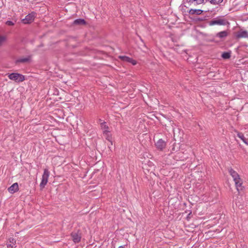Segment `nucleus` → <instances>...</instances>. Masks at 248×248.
<instances>
[{"label":"nucleus","instance_id":"nucleus-1","mask_svg":"<svg viewBox=\"0 0 248 248\" xmlns=\"http://www.w3.org/2000/svg\"><path fill=\"white\" fill-rule=\"evenodd\" d=\"M101 129L102 131L103 136L105 138L110 142V145H112V135L111 131L108 126L105 122H102L100 119Z\"/></svg>","mask_w":248,"mask_h":248},{"label":"nucleus","instance_id":"nucleus-2","mask_svg":"<svg viewBox=\"0 0 248 248\" xmlns=\"http://www.w3.org/2000/svg\"><path fill=\"white\" fill-rule=\"evenodd\" d=\"M228 171L230 174L231 175L232 178H233V180L235 183V185L237 190L239 192V191L242 190V184L243 181L241 179L238 173L233 170L232 168H229Z\"/></svg>","mask_w":248,"mask_h":248},{"label":"nucleus","instance_id":"nucleus-3","mask_svg":"<svg viewBox=\"0 0 248 248\" xmlns=\"http://www.w3.org/2000/svg\"><path fill=\"white\" fill-rule=\"evenodd\" d=\"M8 77L9 79L16 82H22L25 80L24 76L16 73L10 74Z\"/></svg>","mask_w":248,"mask_h":248},{"label":"nucleus","instance_id":"nucleus-4","mask_svg":"<svg viewBox=\"0 0 248 248\" xmlns=\"http://www.w3.org/2000/svg\"><path fill=\"white\" fill-rule=\"evenodd\" d=\"M227 21L226 19L217 17L208 22L209 26L217 25H225Z\"/></svg>","mask_w":248,"mask_h":248},{"label":"nucleus","instance_id":"nucleus-5","mask_svg":"<svg viewBox=\"0 0 248 248\" xmlns=\"http://www.w3.org/2000/svg\"><path fill=\"white\" fill-rule=\"evenodd\" d=\"M50 172L49 170L45 169L44 170V173L42 177V180L40 184V186L41 188L45 187L48 182V178L49 177Z\"/></svg>","mask_w":248,"mask_h":248},{"label":"nucleus","instance_id":"nucleus-6","mask_svg":"<svg viewBox=\"0 0 248 248\" xmlns=\"http://www.w3.org/2000/svg\"><path fill=\"white\" fill-rule=\"evenodd\" d=\"M35 13L32 12L25 16V18L22 19V22L24 24H29L32 22L35 18Z\"/></svg>","mask_w":248,"mask_h":248},{"label":"nucleus","instance_id":"nucleus-7","mask_svg":"<svg viewBox=\"0 0 248 248\" xmlns=\"http://www.w3.org/2000/svg\"><path fill=\"white\" fill-rule=\"evenodd\" d=\"M119 58L123 62L131 63L133 65L137 64V61L132 58L126 56H119Z\"/></svg>","mask_w":248,"mask_h":248},{"label":"nucleus","instance_id":"nucleus-8","mask_svg":"<svg viewBox=\"0 0 248 248\" xmlns=\"http://www.w3.org/2000/svg\"><path fill=\"white\" fill-rule=\"evenodd\" d=\"M166 143L162 139H159L156 143L155 146L158 150H163L166 147Z\"/></svg>","mask_w":248,"mask_h":248},{"label":"nucleus","instance_id":"nucleus-9","mask_svg":"<svg viewBox=\"0 0 248 248\" xmlns=\"http://www.w3.org/2000/svg\"><path fill=\"white\" fill-rule=\"evenodd\" d=\"M71 237L74 243H77L80 241L81 235L78 232H73L71 233Z\"/></svg>","mask_w":248,"mask_h":248},{"label":"nucleus","instance_id":"nucleus-10","mask_svg":"<svg viewBox=\"0 0 248 248\" xmlns=\"http://www.w3.org/2000/svg\"><path fill=\"white\" fill-rule=\"evenodd\" d=\"M19 190L18 185L17 183H14L11 186H10L8 189V191L12 194L17 192Z\"/></svg>","mask_w":248,"mask_h":248},{"label":"nucleus","instance_id":"nucleus-11","mask_svg":"<svg viewBox=\"0 0 248 248\" xmlns=\"http://www.w3.org/2000/svg\"><path fill=\"white\" fill-rule=\"evenodd\" d=\"M237 38H248V32L247 31H240L237 34Z\"/></svg>","mask_w":248,"mask_h":248},{"label":"nucleus","instance_id":"nucleus-12","mask_svg":"<svg viewBox=\"0 0 248 248\" xmlns=\"http://www.w3.org/2000/svg\"><path fill=\"white\" fill-rule=\"evenodd\" d=\"M203 11L201 9H191L189 10L188 13L190 15H200L202 13Z\"/></svg>","mask_w":248,"mask_h":248},{"label":"nucleus","instance_id":"nucleus-13","mask_svg":"<svg viewBox=\"0 0 248 248\" xmlns=\"http://www.w3.org/2000/svg\"><path fill=\"white\" fill-rule=\"evenodd\" d=\"M30 61V57L26 58H20L16 60V63H25L27 62Z\"/></svg>","mask_w":248,"mask_h":248},{"label":"nucleus","instance_id":"nucleus-14","mask_svg":"<svg viewBox=\"0 0 248 248\" xmlns=\"http://www.w3.org/2000/svg\"><path fill=\"white\" fill-rule=\"evenodd\" d=\"M228 35V32L226 31H222L218 32L216 36L220 38H224Z\"/></svg>","mask_w":248,"mask_h":248},{"label":"nucleus","instance_id":"nucleus-15","mask_svg":"<svg viewBox=\"0 0 248 248\" xmlns=\"http://www.w3.org/2000/svg\"><path fill=\"white\" fill-rule=\"evenodd\" d=\"M86 21L83 19H77L74 21L73 24L74 25H85Z\"/></svg>","mask_w":248,"mask_h":248},{"label":"nucleus","instance_id":"nucleus-16","mask_svg":"<svg viewBox=\"0 0 248 248\" xmlns=\"http://www.w3.org/2000/svg\"><path fill=\"white\" fill-rule=\"evenodd\" d=\"M184 3L186 4L185 6L188 7L189 6H193V2H196L195 0H184Z\"/></svg>","mask_w":248,"mask_h":248},{"label":"nucleus","instance_id":"nucleus-17","mask_svg":"<svg viewBox=\"0 0 248 248\" xmlns=\"http://www.w3.org/2000/svg\"><path fill=\"white\" fill-rule=\"evenodd\" d=\"M237 136L239 137L246 144L248 145L247 139L244 136L242 133L237 132Z\"/></svg>","mask_w":248,"mask_h":248},{"label":"nucleus","instance_id":"nucleus-18","mask_svg":"<svg viewBox=\"0 0 248 248\" xmlns=\"http://www.w3.org/2000/svg\"><path fill=\"white\" fill-rule=\"evenodd\" d=\"M221 56L224 59H229L231 57V53L228 52H223Z\"/></svg>","mask_w":248,"mask_h":248},{"label":"nucleus","instance_id":"nucleus-19","mask_svg":"<svg viewBox=\"0 0 248 248\" xmlns=\"http://www.w3.org/2000/svg\"><path fill=\"white\" fill-rule=\"evenodd\" d=\"M6 40V36L4 35L0 36V46H1Z\"/></svg>","mask_w":248,"mask_h":248},{"label":"nucleus","instance_id":"nucleus-20","mask_svg":"<svg viewBox=\"0 0 248 248\" xmlns=\"http://www.w3.org/2000/svg\"><path fill=\"white\" fill-rule=\"evenodd\" d=\"M223 1V0H210V2L214 5L218 4L221 3Z\"/></svg>","mask_w":248,"mask_h":248},{"label":"nucleus","instance_id":"nucleus-21","mask_svg":"<svg viewBox=\"0 0 248 248\" xmlns=\"http://www.w3.org/2000/svg\"><path fill=\"white\" fill-rule=\"evenodd\" d=\"M6 24L8 26H13L14 25V23L12 21L8 20L6 21Z\"/></svg>","mask_w":248,"mask_h":248},{"label":"nucleus","instance_id":"nucleus-22","mask_svg":"<svg viewBox=\"0 0 248 248\" xmlns=\"http://www.w3.org/2000/svg\"><path fill=\"white\" fill-rule=\"evenodd\" d=\"M196 3L202 4L204 2V0H195Z\"/></svg>","mask_w":248,"mask_h":248},{"label":"nucleus","instance_id":"nucleus-23","mask_svg":"<svg viewBox=\"0 0 248 248\" xmlns=\"http://www.w3.org/2000/svg\"><path fill=\"white\" fill-rule=\"evenodd\" d=\"M199 4H198V3H196V2H193V6H197V5H199Z\"/></svg>","mask_w":248,"mask_h":248},{"label":"nucleus","instance_id":"nucleus-24","mask_svg":"<svg viewBox=\"0 0 248 248\" xmlns=\"http://www.w3.org/2000/svg\"><path fill=\"white\" fill-rule=\"evenodd\" d=\"M118 248H124V246H120Z\"/></svg>","mask_w":248,"mask_h":248},{"label":"nucleus","instance_id":"nucleus-25","mask_svg":"<svg viewBox=\"0 0 248 248\" xmlns=\"http://www.w3.org/2000/svg\"><path fill=\"white\" fill-rule=\"evenodd\" d=\"M108 147L110 149V147L109 146V145H108Z\"/></svg>","mask_w":248,"mask_h":248}]
</instances>
